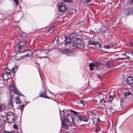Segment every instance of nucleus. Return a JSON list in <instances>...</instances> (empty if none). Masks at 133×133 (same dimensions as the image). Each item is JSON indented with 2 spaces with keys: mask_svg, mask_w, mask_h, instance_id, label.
<instances>
[{
  "mask_svg": "<svg viewBox=\"0 0 133 133\" xmlns=\"http://www.w3.org/2000/svg\"><path fill=\"white\" fill-rule=\"evenodd\" d=\"M72 44L74 46L79 48H82L84 46V43L80 39H76L73 42H72Z\"/></svg>",
  "mask_w": 133,
  "mask_h": 133,
  "instance_id": "obj_1",
  "label": "nucleus"
},
{
  "mask_svg": "<svg viewBox=\"0 0 133 133\" xmlns=\"http://www.w3.org/2000/svg\"><path fill=\"white\" fill-rule=\"evenodd\" d=\"M15 118V116L13 113L12 112H9L8 113L7 119L9 123H11L13 122Z\"/></svg>",
  "mask_w": 133,
  "mask_h": 133,
  "instance_id": "obj_2",
  "label": "nucleus"
},
{
  "mask_svg": "<svg viewBox=\"0 0 133 133\" xmlns=\"http://www.w3.org/2000/svg\"><path fill=\"white\" fill-rule=\"evenodd\" d=\"M23 51L26 52L25 54V55H24L23 56H20V58H18L19 59H22L27 57H29L34 52V51L33 49H28L24 51Z\"/></svg>",
  "mask_w": 133,
  "mask_h": 133,
  "instance_id": "obj_3",
  "label": "nucleus"
},
{
  "mask_svg": "<svg viewBox=\"0 0 133 133\" xmlns=\"http://www.w3.org/2000/svg\"><path fill=\"white\" fill-rule=\"evenodd\" d=\"M74 117V115L69 114L66 116L64 118L65 120L69 123H73Z\"/></svg>",
  "mask_w": 133,
  "mask_h": 133,
  "instance_id": "obj_4",
  "label": "nucleus"
},
{
  "mask_svg": "<svg viewBox=\"0 0 133 133\" xmlns=\"http://www.w3.org/2000/svg\"><path fill=\"white\" fill-rule=\"evenodd\" d=\"M74 117L73 123L76 125H79L81 123V120L79 116L74 115Z\"/></svg>",
  "mask_w": 133,
  "mask_h": 133,
  "instance_id": "obj_5",
  "label": "nucleus"
},
{
  "mask_svg": "<svg viewBox=\"0 0 133 133\" xmlns=\"http://www.w3.org/2000/svg\"><path fill=\"white\" fill-rule=\"evenodd\" d=\"M26 44V42L24 40H21L19 43L17 44L15 46L16 49L17 48V50H20L23 47L24 45Z\"/></svg>",
  "mask_w": 133,
  "mask_h": 133,
  "instance_id": "obj_6",
  "label": "nucleus"
},
{
  "mask_svg": "<svg viewBox=\"0 0 133 133\" xmlns=\"http://www.w3.org/2000/svg\"><path fill=\"white\" fill-rule=\"evenodd\" d=\"M10 90L12 91H14L15 93L18 95H20V92L17 91V88L14 84L11 85L10 86Z\"/></svg>",
  "mask_w": 133,
  "mask_h": 133,
  "instance_id": "obj_7",
  "label": "nucleus"
},
{
  "mask_svg": "<svg viewBox=\"0 0 133 133\" xmlns=\"http://www.w3.org/2000/svg\"><path fill=\"white\" fill-rule=\"evenodd\" d=\"M133 14V8L128 7L127 8L125 15L129 16Z\"/></svg>",
  "mask_w": 133,
  "mask_h": 133,
  "instance_id": "obj_8",
  "label": "nucleus"
},
{
  "mask_svg": "<svg viewBox=\"0 0 133 133\" xmlns=\"http://www.w3.org/2000/svg\"><path fill=\"white\" fill-rule=\"evenodd\" d=\"M61 45H59L58 48L60 49L59 50L61 51L60 52H62L63 53L65 54L68 56H70L71 55V53L68 50H67L65 51L63 50L61 48Z\"/></svg>",
  "mask_w": 133,
  "mask_h": 133,
  "instance_id": "obj_9",
  "label": "nucleus"
},
{
  "mask_svg": "<svg viewBox=\"0 0 133 133\" xmlns=\"http://www.w3.org/2000/svg\"><path fill=\"white\" fill-rule=\"evenodd\" d=\"M59 10L61 11L64 12L66 9L65 5L63 3H62L59 4L58 6Z\"/></svg>",
  "mask_w": 133,
  "mask_h": 133,
  "instance_id": "obj_10",
  "label": "nucleus"
},
{
  "mask_svg": "<svg viewBox=\"0 0 133 133\" xmlns=\"http://www.w3.org/2000/svg\"><path fill=\"white\" fill-rule=\"evenodd\" d=\"M43 86L44 88V89L45 90V91L41 93L40 95V96L41 97H44L45 98H47L48 99L49 98V97L46 96V90L45 89L44 86L43 85Z\"/></svg>",
  "mask_w": 133,
  "mask_h": 133,
  "instance_id": "obj_11",
  "label": "nucleus"
},
{
  "mask_svg": "<svg viewBox=\"0 0 133 133\" xmlns=\"http://www.w3.org/2000/svg\"><path fill=\"white\" fill-rule=\"evenodd\" d=\"M128 83L130 86H133V78L131 76H130L128 78Z\"/></svg>",
  "mask_w": 133,
  "mask_h": 133,
  "instance_id": "obj_12",
  "label": "nucleus"
},
{
  "mask_svg": "<svg viewBox=\"0 0 133 133\" xmlns=\"http://www.w3.org/2000/svg\"><path fill=\"white\" fill-rule=\"evenodd\" d=\"M9 75L8 74H3L2 76V78L3 80L6 82H8V80L11 79L10 78H9Z\"/></svg>",
  "mask_w": 133,
  "mask_h": 133,
  "instance_id": "obj_13",
  "label": "nucleus"
},
{
  "mask_svg": "<svg viewBox=\"0 0 133 133\" xmlns=\"http://www.w3.org/2000/svg\"><path fill=\"white\" fill-rule=\"evenodd\" d=\"M71 41V39L69 36H66L65 37V43L63 45L65 46L66 44L70 43Z\"/></svg>",
  "mask_w": 133,
  "mask_h": 133,
  "instance_id": "obj_14",
  "label": "nucleus"
},
{
  "mask_svg": "<svg viewBox=\"0 0 133 133\" xmlns=\"http://www.w3.org/2000/svg\"><path fill=\"white\" fill-rule=\"evenodd\" d=\"M81 122V121L87 122L88 121V117L84 116H79Z\"/></svg>",
  "mask_w": 133,
  "mask_h": 133,
  "instance_id": "obj_15",
  "label": "nucleus"
},
{
  "mask_svg": "<svg viewBox=\"0 0 133 133\" xmlns=\"http://www.w3.org/2000/svg\"><path fill=\"white\" fill-rule=\"evenodd\" d=\"M100 66V64L97 62H94L93 63H91L89 64V66Z\"/></svg>",
  "mask_w": 133,
  "mask_h": 133,
  "instance_id": "obj_16",
  "label": "nucleus"
},
{
  "mask_svg": "<svg viewBox=\"0 0 133 133\" xmlns=\"http://www.w3.org/2000/svg\"><path fill=\"white\" fill-rule=\"evenodd\" d=\"M59 37L56 38L54 40L53 42L52 43V44L54 45L55 46L56 45L57 43L58 42L59 40L58 38L59 39Z\"/></svg>",
  "mask_w": 133,
  "mask_h": 133,
  "instance_id": "obj_17",
  "label": "nucleus"
},
{
  "mask_svg": "<svg viewBox=\"0 0 133 133\" xmlns=\"http://www.w3.org/2000/svg\"><path fill=\"white\" fill-rule=\"evenodd\" d=\"M92 120L93 123L95 125L97 124L98 123V122L100 121L99 118H93Z\"/></svg>",
  "mask_w": 133,
  "mask_h": 133,
  "instance_id": "obj_18",
  "label": "nucleus"
},
{
  "mask_svg": "<svg viewBox=\"0 0 133 133\" xmlns=\"http://www.w3.org/2000/svg\"><path fill=\"white\" fill-rule=\"evenodd\" d=\"M62 128H63L65 129H66L68 128V125H67L65 123L63 122L62 121Z\"/></svg>",
  "mask_w": 133,
  "mask_h": 133,
  "instance_id": "obj_19",
  "label": "nucleus"
},
{
  "mask_svg": "<svg viewBox=\"0 0 133 133\" xmlns=\"http://www.w3.org/2000/svg\"><path fill=\"white\" fill-rule=\"evenodd\" d=\"M6 109V106L4 104H0V111H1Z\"/></svg>",
  "mask_w": 133,
  "mask_h": 133,
  "instance_id": "obj_20",
  "label": "nucleus"
},
{
  "mask_svg": "<svg viewBox=\"0 0 133 133\" xmlns=\"http://www.w3.org/2000/svg\"><path fill=\"white\" fill-rule=\"evenodd\" d=\"M17 131H8L6 130H4L3 131V133H18Z\"/></svg>",
  "mask_w": 133,
  "mask_h": 133,
  "instance_id": "obj_21",
  "label": "nucleus"
},
{
  "mask_svg": "<svg viewBox=\"0 0 133 133\" xmlns=\"http://www.w3.org/2000/svg\"><path fill=\"white\" fill-rule=\"evenodd\" d=\"M15 102L16 104H19L21 103V101L18 97H16L15 99Z\"/></svg>",
  "mask_w": 133,
  "mask_h": 133,
  "instance_id": "obj_22",
  "label": "nucleus"
},
{
  "mask_svg": "<svg viewBox=\"0 0 133 133\" xmlns=\"http://www.w3.org/2000/svg\"><path fill=\"white\" fill-rule=\"evenodd\" d=\"M94 45L95 46V47L97 48H98L101 46V45L98 42H96Z\"/></svg>",
  "mask_w": 133,
  "mask_h": 133,
  "instance_id": "obj_23",
  "label": "nucleus"
},
{
  "mask_svg": "<svg viewBox=\"0 0 133 133\" xmlns=\"http://www.w3.org/2000/svg\"><path fill=\"white\" fill-rule=\"evenodd\" d=\"M8 106L9 108L12 109L13 107L12 100L10 101L8 103Z\"/></svg>",
  "mask_w": 133,
  "mask_h": 133,
  "instance_id": "obj_24",
  "label": "nucleus"
},
{
  "mask_svg": "<svg viewBox=\"0 0 133 133\" xmlns=\"http://www.w3.org/2000/svg\"><path fill=\"white\" fill-rule=\"evenodd\" d=\"M55 28L53 27H51L49 28L48 29V32L49 33H51L54 30Z\"/></svg>",
  "mask_w": 133,
  "mask_h": 133,
  "instance_id": "obj_25",
  "label": "nucleus"
},
{
  "mask_svg": "<svg viewBox=\"0 0 133 133\" xmlns=\"http://www.w3.org/2000/svg\"><path fill=\"white\" fill-rule=\"evenodd\" d=\"M49 51L48 50L45 49H43L42 51L41 52V54H42L43 53H44L45 54V55L46 54L48 53L49 52Z\"/></svg>",
  "mask_w": 133,
  "mask_h": 133,
  "instance_id": "obj_26",
  "label": "nucleus"
},
{
  "mask_svg": "<svg viewBox=\"0 0 133 133\" xmlns=\"http://www.w3.org/2000/svg\"><path fill=\"white\" fill-rule=\"evenodd\" d=\"M106 30V28L105 26L103 25L102 26L101 28V30L103 32H104Z\"/></svg>",
  "mask_w": 133,
  "mask_h": 133,
  "instance_id": "obj_27",
  "label": "nucleus"
},
{
  "mask_svg": "<svg viewBox=\"0 0 133 133\" xmlns=\"http://www.w3.org/2000/svg\"><path fill=\"white\" fill-rule=\"evenodd\" d=\"M6 68H5V69L6 70V74H8V75H10V70L8 68H6Z\"/></svg>",
  "mask_w": 133,
  "mask_h": 133,
  "instance_id": "obj_28",
  "label": "nucleus"
},
{
  "mask_svg": "<svg viewBox=\"0 0 133 133\" xmlns=\"http://www.w3.org/2000/svg\"><path fill=\"white\" fill-rule=\"evenodd\" d=\"M18 67H15L11 69V71L12 72L15 73V72L17 71Z\"/></svg>",
  "mask_w": 133,
  "mask_h": 133,
  "instance_id": "obj_29",
  "label": "nucleus"
},
{
  "mask_svg": "<svg viewBox=\"0 0 133 133\" xmlns=\"http://www.w3.org/2000/svg\"><path fill=\"white\" fill-rule=\"evenodd\" d=\"M132 95V94L131 93L129 92H126L125 94V96L126 97H127L129 95Z\"/></svg>",
  "mask_w": 133,
  "mask_h": 133,
  "instance_id": "obj_30",
  "label": "nucleus"
},
{
  "mask_svg": "<svg viewBox=\"0 0 133 133\" xmlns=\"http://www.w3.org/2000/svg\"><path fill=\"white\" fill-rule=\"evenodd\" d=\"M95 43H96V42L90 40L89 42V44L90 45H94L95 44Z\"/></svg>",
  "mask_w": 133,
  "mask_h": 133,
  "instance_id": "obj_31",
  "label": "nucleus"
},
{
  "mask_svg": "<svg viewBox=\"0 0 133 133\" xmlns=\"http://www.w3.org/2000/svg\"><path fill=\"white\" fill-rule=\"evenodd\" d=\"M100 102L101 104H104L105 103L106 101L104 99H102L100 100Z\"/></svg>",
  "mask_w": 133,
  "mask_h": 133,
  "instance_id": "obj_32",
  "label": "nucleus"
},
{
  "mask_svg": "<svg viewBox=\"0 0 133 133\" xmlns=\"http://www.w3.org/2000/svg\"><path fill=\"white\" fill-rule=\"evenodd\" d=\"M24 106V104H23L22 105H19L18 107V108L20 110H22Z\"/></svg>",
  "mask_w": 133,
  "mask_h": 133,
  "instance_id": "obj_33",
  "label": "nucleus"
},
{
  "mask_svg": "<svg viewBox=\"0 0 133 133\" xmlns=\"http://www.w3.org/2000/svg\"><path fill=\"white\" fill-rule=\"evenodd\" d=\"M113 98V96H112L110 95L109 97V101H111L112 100Z\"/></svg>",
  "mask_w": 133,
  "mask_h": 133,
  "instance_id": "obj_34",
  "label": "nucleus"
},
{
  "mask_svg": "<svg viewBox=\"0 0 133 133\" xmlns=\"http://www.w3.org/2000/svg\"><path fill=\"white\" fill-rule=\"evenodd\" d=\"M13 1H14L15 4V5H17L19 3V1H18L17 0H13Z\"/></svg>",
  "mask_w": 133,
  "mask_h": 133,
  "instance_id": "obj_35",
  "label": "nucleus"
},
{
  "mask_svg": "<svg viewBox=\"0 0 133 133\" xmlns=\"http://www.w3.org/2000/svg\"><path fill=\"white\" fill-rule=\"evenodd\" d=\"M96 77L97 78H98L100 79H101V77L99 75V74H97L96 75Z\"/></svg>",
  "mask_w": 133,
  "mask_h": 133,
  "instance_id": "obj_36",
  "label": "nucleus"
},
{
  "mask_svg": "<svg viewBox=\"0 0 133 133\" xmlns=\"http://www.w3.org/2000/svg\"><path fill=\"white\" fill-rule=\"evenodd\" d=\"M104 47L105 49H109L110 48V46L109 45H105L104 46Z\"/></svg>",
  "mask_w": 133,
  "mask_h": 133,
  "instance_id": "obj_37",
  "label": "nucleus"
},
{
  "mask_svg": "<svg viewBox=\"0 0 133 133\" xmlns=\"http://www.w3.org/2000/svg\"><path fill=\"white\" fill-rule=\"evenodd\" d=\"M99 129H96V130H94L92 131V133H97L98 131H99Z\"/></svg>",
  "mask_w": 133,
  "mask_h": 133,
  "instance_id": "obj_38",
  "label": "nucleus"
},
{
  "mask_svg": "<svg viewBox=\"0 0 133 133\" xmlns=\"http://www.w3.org/2000/svg\"><path fill=\"white\" fill-rule=\"evenodd\" d=\"M64 1L65 2L68 3H70L72 2V0H64Z\"/></svg>",
  "mask_w": 133,
  "mask_h": 133,
  "instance_id": "obj_39",
  "label": "nucleus"
},
{
  "mask_svg": "<svg viewBox=\"0 0 133 133\" xmlns=\"http://www.w3.org/2000/svg\"><path fill=\"white\" fill-rule=\"evenodd\" d=\"M90 2H91L90 0H87L85 1V2H87L88 4H90Z\"/></svg>",
  "mask_w": 133,
  "mask_h": 133,
  "instance_id": "obj_40",
  "label": "nucleus"
},
{
  "mask_svg": "<svg viewBox=\"0 0 133 133\" xmlns=\"http://www.w3.org/2000/svg\"><path fill=\"white\" fill-rule=\"evenodd\" d=\"M80 104H82L83 105H85V103L82 101H81L80 102Z\"/></svg>",
  "mask_w": 133,
  "mask_h": 133,
  "instance_id": "obj_41",
  "label": "nucleus"
},
{
  "mask_svg": "<svg viewBox=\"0 0 133 133\" xmlns=\"http://www.w3.org/2000/svg\"><path fill=\"white\" fill-rule=\"evenodd\" d=\"M13 127L14 129H17V125L15 124L13 126Z\"/></svg>",
  "mask_w": 133,
  "mask_h": 133,
  "instance_id": "obj_42",
  "label": "nucleus"
},
{
  "mask_svg": "<svg viewBox=\"0 0 133 133\" xmlns=\"http://www.w3.org/2000/svg\"><path fill=\"white\" fill-rule=\"evenodd\" d=\"M2 92V91L1 90H0V99H1V95Z\"/></svg>",
  "mask_w": 133,
  "mask_h": 133,
  "instance_id": "obj_43",
  "label": "nucleus"
},
{
  "mask_svg": "<svg viewBox=\"0 0 133 133\" xmlns=\"http://www.w3.org/2000/svg\"><path fill=\"white\" fill-rule=\"evenodd\" d=\"M94 67H90V69L91 70H93L94 69Z\"/></svg>",
  "mask_w": 133,
  "mask_h": 133,
  "instance_id": "obj_44",
  "label": "nucleus"
},
{
  "mask_svg": "<svg viewBox=\"0 0 133 133\" xmlns=\"http://www.w3.org/2000/svg\"><path fill=\"white\" fill-rule=\"evenodd\" d=\"M132 52L130 51H129L128 52H126V53H128L129 54H131Z\"/></svg>",
  "mask_w": 133,
  "mask_h": 133,
  "instance_id": "obj_45",
  "label": "nucleus"
},
{
  "mask_svg": "<svg viewBox=\"0 0 133 133\" xmlns=\"http://www.w3.org/2000/svg\"><path fill=\"white\" fill-rule=\"evenodd\" d=\"M35 64L36 65V66H40V65H39V64L38 63H36Z\"/></svg>",
  "mask_w": 133,
  "mask_h": 133,
  "instance_id": "obj_46",
  "label": "nucleus"
},
{
  "mask_svg": "<svg viewBox=\"0 0 133 133\" xmlns=\"http://www.w3.org/2000/svg\"><path fill=\"white\" fill-rule=\"evenodd\" d=\"M71 112H73L75 114V113H76V112L74 111H73L72 110L71 111Z\"/></svg>",
  "mask_w": 133,
  "mask_h": 133,
  "instance_id": "obj_47",
  "label": "nucleus"
},
{
  "mask_svg": "<svg viewBox=\"0 0 133 133\" xmlns=\"http://www.w3.org/2000/svg\"><path fill=\"white\" fill-rule=\"evenodd\" d=\"M126 52H125L124 54H122V55H126Z\"/></svg>",
  "mask_w": 133,
  "mask_h": 133,
  "instance_id": "obj_48",
  "label": "nucleus"
},
{
  "mask_svg": "<svg viewBox=\"0 0 133 133\" xmlns=\"http://www.w3.org/2000/svg\"><path fill=\"white\" fill-rule=\"evenodd\" d=\"M131 45L133 46V42L132 43H131Z\"/></svg>",
  "mask_w": 133,
  "mask_h": 133,
  "instance_id": "obj_49",
  "label": "nucleus"
},
{
  "mask_svg": "<svg viewBox=\"0 0 133 133\" xmlns=\"http://www.w3.org/2000/svg\"><path fill=\"white\" fill-rule=\"evenodd\" d=\"M130 1L132 3H133V0H130Z\"/></svg>",
  "mask_w": 133,
  "mask_h": 133,
  "instance_id": "obj_50",
  "label": "nucleus"
},
{
  "mask_svg": "<svg viewBox=\"0 0 133 133\" xmlns=\"http://www.w3.org/2000/svg\"><path fill=\"white\" fill-rule=\"evenodd\" d=\"M46 57V56H43V57H44V58H45ZM42 58V57H41V58H40L41 59Z\"/></svg>",
  "mask_w": 133,
  "mask_h": 133,
  "instance_id": "obj_51",
  "label": "nucleus"
},
{
  "mask_svg": "<svg viewBox=\"0 0 133 133\" xmlns=\"http://www.w3.org/2000/svg\"><path fill=\"white\" fill-rule=\"evenodd\" d=\"M131 54V55H132L133 56V52H132Z\"/></svg>",
  "mask_w": 133,
  "mask_h": 133,
  "instance_id": "obj_52",
  "label": "nucleus"
},
{
  "mask_svg": "<svg viewBox=\"0 0 133 133\" xmlns=\"http://www.w3.org/2000/svg\"><path fill=\"white\" fill-rule=\"evenodd\" d=\"M127 57L128 58H130V57H128V56H127Z\"/></svg>",
  "mask_w": 133,
  "mask_h": 133,
  "instance_id": "obj_53",
  "label": "nucleus"
},
{
  "mask_svg": "<svg viewBox=\"0 0 133 133\" xmlns=\"http://www.w3.org/2000/svg\"><path fill=\"white\" fill-rule=\"evenodd\" d=\"M55 48V47H54L52 49H54Z\"/></svg>",
  "mask_w": 133,
  "mask_h": 133,
  "instance_id": "obj_54",
  "label": "nucleus"
},
{
  "mask_svg": "<svg viewBox=\"0 0 133 133\" xmlns=\"http://www.w3.org/2000/svg\"><path fill=\"white\" fill-rule=\"evenodd\" d=\"M60 115H61V113H60Z\"/></svg>",
  "mask_w": 133,
  "mask_h": 133,
  "instance_id": "obj_55",
  "label": "nucleus"
},
{
  "mask_svg": "<svg viewBox=\"0 0 133 133\" xmlns=\"http://www.w3.org/2000/svg\"><path fill=\"white\" fill-rule=\"evenodd\" d=\"M0 133H1V132H0Z\"/></svg>",
  "mask_w": 133,
  "mask_h": 133,
  "instance_id": "obj_56",
  "label": "nucleus"
}]
</instances>
